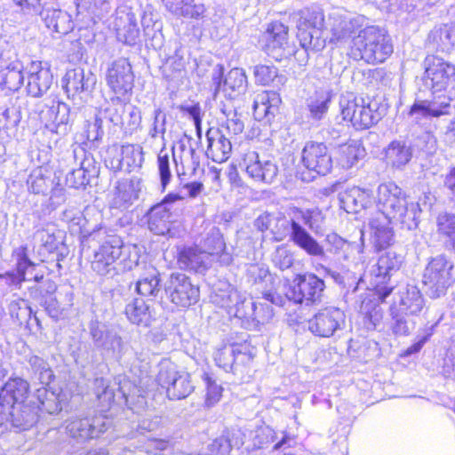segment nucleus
Listing matches in <instances>:
<instances>
[{"label":"nucleus","mask_w":455,"mask_h":455,"mask_svg":"<svg viewBox=\"0 0 455 455\" xmlns=\"http://www.w3.org/2000/svg\"><path fill=\"white\" fill-rule=\"evenodd\" d=\"M376 208L377 212L369 219V226L379 248H385L393 242V223H398L408 230L415 229L419 225V204L409 202L405 193L395 182L382 183L378 187Z\"/></svg>","instance_id":"f257e3e1"},{"label":"nucleus","mask_w":455,"mask_h":455,"mask_svg":"<svg viewBox=\"0 0 455 455\" xmlns=\"http://www.w3.org/2000/svg\"><path fill=\"white\" fill-rule=\"evenodd\" d=\"M425 84L433 93L443 92L442 101L415 100L409 115L419 123L422 118L438 117L447 114L450 102L455 100V66L435 56L425 60Z\"/></svg>","instance_id":"f03ea898"},{"label":"nucleus","mask_w":455,"mask_h":455,"mask_svg":"<svg viewBox=\"0 0 455 455\" xmlns=\"http://www.w3.org/2000/svg\"><path fill=\"white\" fill-rule=\"evenodd\" d=\"M323 212L318 208L299 209L294 208L289 213V219L275 216L271 233L277 242L289 237L299 248L310 256L323 257L324 250L322 245L303 227L317 232L323 221Z\"/></svg>","instance_id":"7ed1b4c3"},{"label":"nucleus","mask_w":455,"mask_h":455,"mask_svg":"<svg viewBox=\"0 0 455 455\" xmlns=\"http://www.w3.org/2000/svg\"><path fill=\"white\" fill-rule=\"evenodd\" d=\"M394 51L387 31L379 26L364 25L359 34L353 36L351 53L355 59L368 64L384 62Z\"/></svg>","instance_id":"20e7f679"},{"label":"nucleus","mask_w":455,"mask_h":455,"mask_svg":"<svg viewBox=\"0 0 455 455\" xmlns=\"http://www.w3.org/2000/svg\"><path fill=\"white\" fill-rule=\"evenodd\" d=\"M297 22V37L300 46L308 53L324 48L325 39L323 37L324 15L317 6L307 7L295 15Z\"/></svg>","instance_id":"39448f33"},{"label":"nucleus","mask_w":455,"mask_h":455,"mask_svg":"<svg viewBox=\"0 0 455 455\" xmlns=\"http://www.w3.org/2000/svg\"><path fill=\"white\" fill-rule=\"evenodd\" d=\"M339 108L343 120L350 122L356 130L369 129L381 119L376 103H368L353 93L341 95Z\"/></svg>","instance_id":"423d86ee"},{"label":"nucleus","mask_w":455,"mask_h":455,"mask_svg":"<svg viewBox=\"0 0 455 455\" xmlns=\"http://www.w3.org/2000/svg\"><path fill=\"white\" fill-rule=\"evenodd\" d=\"M454 282V264L445 255H437L428 262L424 270L423 283L430 298L444 295Z\"/></svg>","instance_id":"0eeeda50"},{"label":"nucleus","mask_w":455,"mask_h":455,"mask_svg":"<svg viewBox=\"0 0 455 455\" xmlns=\"http://www.w3.org/2000/svg\"><path fill=\"white\" fill-rule=\"evenodd\" d=\"M157 383L165 389L171 400H180L188 396L194 390L190 374L179 370L169 359H163L158 364Z\"/></svg>","instance_id":"6e6552de"},{"label":"nucleus","mask_w":455,"mask_h":455,"mask_svg":"<svg viewBox=\"0 0 455 455\" xmlns=\"http://www.w3.org/2000/svg\"><path fill=\"white\" fill-rule=\"evenodd\" d=\"M100 245L94 250L91 267L100 275H113L116 273V261L123 253V242L120 237L105 234L96 236Z\"/></svg>","instance_id":"1a4fd4ad"},{"label":"nucleus","mask_w":455,"mask_h":455,"mask_svg":"<svg viewBox=\"0 0 455 455\" xmlns=\"http://www.w3.org/2000/svg\"><path fill=\"white\" fill-rule=\"evenodd\" d=\"M63 219L68 222L73 233H79L82 243L96 239L105 234L102 213L95 207H86L84 212L68 210L63 212Z\"/></svg>","instance_id":"9d476101"},{"label":"nucleus","mask_w":455,"mask_h":455,"mask_svg":"<svg viewBox=\"0 0 455 455\" xmlns=\"http://www.w3.org/2000/svg\"><path fill=\"white\" fill-rule=\"evenodd\" d=\"M223 74V66L216 65L212 68L211 78L214 95L222 92L225 98L235 100L245 94L248 88V81L243 68H232L225 76Z\"/></svg>","instance_id":"9b49d317"},{"label":"nucleus","mask_w":455,"mask_h":455,"mask_svg":"<svg viewBox=\"0 0 455 455\" xmlns=\"http://www.w3.org/2000/svg\"><path fill=\"white\" fill-rule=\"evenodd\" d=\"M164 291L171 302L178 307L195 305L200 297L199 287L183 273H172L164 283Z\"/></svg>","instance_id":"f8f14e48"},{"label":"nucleus","mask_w":455,"mask_h":455,"mask_svg":"<svg viewBox=\"0 0 455 455\" xmlns=\"http://www.w3.org/2000/svg\"><path fill=\"white\" fill-rule=\"evenodd\" d=\"M110 425L111 421L108 418L99 415L92 418H70L66 421L65 428L71 438L77 443H84L98 437Z\"/></svg>","instance_id":"ddd939ff"},{"label":"nucleus","mask_w":455,"mask_h":455,"mask_svg":"<svg viewBox=\"0 0 455 455\" xmlns=\"http://www.w3.org/2000/svg\"><path fill=\"white\" fill-rule=\"evenodd\" d=\"M345 323V313L338 307H328L319 310L308 320V330L315 336L329 338L342 330Z\"/></svg>","instance_id":"4468645a"},{"label":"nucleus","mask_w":455,"mask_h":455,"mask_svg":"<svg viewBox=\"0 0 455 455\" xmlns=\"http://www.w3.org/2000/svg\"><path fill=\"white\" fill-rule=\"evenodd\" d=\"M105 80L108 86L116 95L124 96L132 92L134 74L128 59L118 58L108 65Z\"/></svg>","instance_id":"2eb2a0df"},{"label":"nucleus","mask_w":455,"mask_h":455,"mask_svg":"<svg viewBox=\"0 0 455 455\" xmlns=\"http://www.w3.org/2000/svg\"><path fill=\"white\" fill-rule=\"evenodd\" d=\"M403 256L398 254L393 250H389L382 253L375 265L371 267V274L376 277V292L379 299L384 301L392 292L393 288L388 286H379L380 283H385L386 279L389 277L393 273L399 270L402 262Z\"/></svg>","instance_id":"dca6fc26"},{"label":"nucleus","mask_w":455,"mask_h":455,"mask_svg":"<svg viewBox=\"0 0 455 455\" xmlns=\"http://www.w3.org/2000/svg\"><path fill=\"white\" fill-rule=\"evenodd\" d=\"M240 168L256 182L272 183L278 174L277 165L267 159H260L256 151L243 154Z\"/></svg>","instance_id":"f3484780"},{"label":"nucleus","mask_w":455,"mask_h":455,"mask_svg":"<svg viewBox=\"0 0 455 455\" xmlns=\"http://www.w3.org/2000/svg\"><path fill=\"white\" fill-rule=\"evenodd\" d=\"M331 37V42L344 43L359 34L366 23L363 16L348 17L339 11L333 12L329 17Z\"/></svg>","instance_id":"a211bd4d"},{"label":"nucleus","mask_w":455,"mask_h":455,"mask_svg":"<svg viewBox=\"0 0 455 455\" xmlns=\"http://www.w3.org/2000/svg\"><path fill=\"white\" fill-rule=\"evenodd\" d=\"M303 165L319 175H326L332 167V159L324 143L307 141L301 152Z\"/></svg>","instance_id":"6ab92c4d"},{"label":"nucleus","mask_w":455,"mask_h":455,"mask_svg":"<svg viewBox=\"0 0 455 455\" xmlns=\"http://www.w3.org/2000/svg\"><path fill=\"white\" fill-rule=\"evenodd\" d=\"M181 200L180 195L171 193L161 203L152 206L147 213L149 230L160 235L168 233L171 229L172 204Z\"/></svg>","instance_id":"aec40b11"},{"label":"nucleus","mask_w":455,"mask_h":455,"mask_svg":"<svg viewBox=\"0 0 455 455\" xmlns=\"http://www.w3.org/2000/svg\"><path fill=\"white\" fill-rule=\"evenodd\" d=\"M325 283L315 274H304L298 276V283L294 287L292 296L289 298L296 303L312 305L322 300Z\"/></svg>","instance_id":"412c9836"},{"label":"nucleus","mask_w":455,"mask_h":455,"mask_svg":"<svg viewBox=\"0 0 455 455\" xmlns=\"http://www.w3.org/2000/svg\"><path fill=\"white\" fill-rule=\"evenodd\" d=\"M116 157L106 160L107 166L114 172L125 171L128 172L139 170L144 163L143 148L140 145L127 144L122 146L120 153L116 148H112Z\"/></svg>","instance_id":"4be33fe9"},{"label":"nucleus","mask_w":455,"mask_h":455,"mask_svg":"<svg viewBox=\"0 0 455 455\" xmlns=\"http://www.w3.org/2000/svg\"><path fill=\"white\" fill-rule=\"evenodd\" d=\"M249 353V345L244 341L241 344L223 345L214 352L213 358L216 365L226 372H235L240 363L250 360Z\"/></svg>","instance_id":"5701e85b"},{"label":"nucleus","mask_w":455,"mask_h":455,"mask_svg":"<svg viewBox=\"0 0 455 455\" xmlns=\"http://www.w3.org/2000/svg\"><path fill=\"white\" fill-rule=\"evenodd\" d=\"M53 76L50 68L41 61H32L27 68L26 90L28 95L39 98L50 89Z\"/></svg>","instance_id":"b1692460"},{"label":"nucleus","mask_w":455,"mask_h":455,"mask_svg":"<svg viewBox=\"0 0 455 455\" xmlns=\"http://www.w3.org/2000/svg\"><path fill=\"white\" fill-rule=\"evenodd\" d=\"M266 50L275 59H282L293 52L289 44L288 27L280 22L271 23L263 36Z\"/></svg>","instance_id":"393cba45"},{"label":"nucleus","mask_w":455,"mask_h":455,"mask_svg":"<svg viewBox=\"0 0 455 455\" xmlns=\"http://www.w3.org/2000/svg\"><path fill=\"white\" fill-rule=\"evenodd\" d=\"M69 107L63 102L53 101L40 112V118L45 128L52 133L64 136L68 132Z\"/></svg>","instance_id":"a878e982"},{"label":"nucleus","mask_w":455,"mask_h":455,"mask_svg":"<svg viewBox=\"0 0 455 455\" xmlns=\"http://www.w3.org/2000/svg\"><path fill=\"white\" fill-rule=\"evenodd\" d=\"M116 384L118 385L117 390L110 387L108 381L104 378H97L94 381L95 394L97 398L101 403H111L115 401L117 395H120L124 400L125 404L132 410L138 412L137 409L133 407L132 399L133 395L130 392L131 383L124 379L122 380L121 377L116 379Z\"/></svg>","instance_id":"bb28decb"},{"label":"nucleus","mask_w":455,"mask_h":455,"mask_svg":"<svg viewBox=\"0 0 455 455\" xmlns=\"http://www.w3.org/2000/svg\"><path fill=\"white\" fill-rule=\"evenodd\" d=\"M221 307H226L230 315L242 320L246 328H251V322L255 314V302L251 298H246L236 290H232L222 299Z\"/></svg>","instance_id":"cd10ccee"},{"label":"nucleus","mask_w":455,"mask_h":455,"mask_svg":"<svg viewBox=\"0 0 455 455\" xmlns=\"http://www.w3.org/2000/svg\"><path fill=\"white\" fill-rule=\"evenodd\" d=\"M38 419L37 410L35 406L26 404H15L10 409L0 411V426L5 421H11L14 427L26 430L31 427Z\"/></svg>","instance_id":"c85d7f7f"},{"label":"nucleus","mask_w":455,"mask_h":455,"mask_svg":"<svg viewBox=\"0 0 455 455\" xmlns=\"http://www.w3.org/2000/svg\"><path fill=\"white\" fill-rule=\"evenodd\" d=\"M96 80V76L92 71L76 68L67 71L62 84L68 96L75 97L81 92L92 91Z\"/></svg>","instance_id":"c756f323"},{"label":"nucleus","mask_w":455,"mask_h":455,"mask_svg":"<svg viewBox=\"0 0 455 455\" xmlns=\"http://www.w3.org/2000/svg\"><path fill=\"white\" fill-rule=\"evenodd\" d=\"M29 384L20 377L10 378L0 390V411L25 402Z\"/></svg>","instance_id":"7c9ffc66"},{"label":"nucleus","mask_w":455,"mask_h":455,"mask_svg":"<svg viewBox=\"0 0 455 455\" xmlns=\"http://www.w3.org/2000/svg\"><path fill=\"white\" fill-rule=\"evenodd\" d=\"M413 154V146L406 140H394L384 148L386 164L396 170H403L411 162Z\"/></svg>","instance_id":"2f4dec72"},{"label":"nucleus","mask_w":455,"mask_h":455,"mask_svg":"<svg viewBox=\"0 0 455 455\" xmlns=\"http://www.w3.org/2000/svg\"><path fill=\"white\" fill-rule=\"evenodd\" d=\"M212 260L206 251L191 246L185 247L179 252L177 262L181 269L204 273L210 267Z\"/></svg>","instance_id":"473e14b6"},{"label":"nucleus","mask_w":455,"mask_h":455,"mask_svg":"<svg viewBox=\"0 0 455 455\" xmlns=\"http://www.w3.org/2000/svg\"><path fill=\"white\" fill-rule=\"evenodd\" d=\"M142 182L140 179L119 180L115 188L112 204L115 208L126 210L140 197Z\"/></svg>","instance_id":"72a5a7b5"},{"label":"nucleus","mask_w":455,"mask_h":455,"mask_svg":"<svg viewBox=\"0 0 455 455\" xmlns=\"http://www.w3.org/2000/svg\"><path fill=\"white\" fill-rule=\"evenodd\" d=\"M281 101L280 95L275 91L258 93L253 102L255 118L270 122L277 113Z\"/></svg>","instance_id":"f704fd0d"},{"label":"nucleus","mask_w":455,"mask_h":455,"mask_svg":"<svg viewBox=\"0 0 455 455\" xmlns=\"http://www.w3.org/2000/svg\"><path fill=\"white\" fill-rule=\"evenodd\" d=\"M341 207L347 212L356 213L362 209H366L372 203V193L366 188L352 187L339 194Z\"/></svg>","instance_id":"c9c22d12"},{"label":"nucleus","mask_w":455,"mask_h":455,"mask_svg":"<svg viewBox=\"0 0 455 455\" xmlns=\"http://www.w3.org/2000/svg\"><path fill=\"white\" fill-rule=\"evenodd\" d=\"M208 147L206 156L213 162L223 163L228 160L232 151V143L226 133L217 130L207 132Z\"/></svg>","instance_id":"e433bc0d"},{"label":"nucleus","mask_w":455,"mask_h":455,"mask_svg":"<svg viewBox=\"0 0 455 455\" xmlns=\"http://www.w3.org/2000/svg\"><path fill=\"white\" fill-rule=\"evenodd\" d=\"M392 307L406 312V315L416 316L423 309L424 299L416 286L406 285L400 290L398 299Z\"/></svg>","instance_id":"4c0bfd02"},{"label":"nucleus","mask_w":455,"mask_h":455,"mask_svg":"<svg viewBox=\"0 0 455 455\" xmlns=\"http://www.w3.org/2000/svg\"><path fill=\"white\" fill-rule=\"evenodd\" d=\"M137 277L136 291L142 296L156 297L161 291L160 274L153 265H144Z\"/></svg>","instance_id":"58836bf2"},{"label":"nucleus","mask_w":455,"mask_h":455,"mask_svg":"<svg viewBox=\"0 0 455 455\" xmlns=\"http://www.w3.org/2000/svg\"><path fill=\"white\" fill-rule=\"evenodd\" d=\"M165 8L173 15L194 20L204 18L206 12L202 4H195L194 0H162Z\"/></svg>","instance_id":"ea45409f"},{"label":"nucleus","mask_w":455,"mask_h":455,"mask_svg":"<svg viewBox=\"0 0 455 455\" xmlns=\"http://www.w3.org/2000/svg\"><path fill=\"white\" fill-rule=\"evenodd\" d=\"M23 65L17 58V52L15 53V59H11L7 62V65L0 70L2 80L0 86L3 89H7L12 92H15L24 82V75L22 73Z\"/></svg>","instance_id":"a19ab883"},{"label":"nucleus","mask_w":455,"mask_h":455,"mask_svg":"<svg viewBox=\"0 0 455 455\" xmlns=\"http://www.w3.org/2000/svg\"><path fill=\"white\" fill-rule=\"evenodd\" d=\"M435 223L439 239L448 251L455 253V214L440 212Z\"/></svg>","instance_id":"79ce46f5"},{"label":"nucleus","mask_w":455,"mask_h":455,"mask_svg":"<svg viewBox=\"0 0 455 455\" xmlns=\"http://www.w3.org/2000/svg\"><path fill=\"white\" fill-rule=\"evenodd\" d=\"M97 174L92 157L85 156L78 169H74L66 176L67 186L74 188H84L92 177Z\"/></svg>","instance_id":"37998d69"},{"label":"nucleus","mask_w":455,"mask_h":455,"mask_svg":"<svg viewBox=\"0 0 455 455\" xmlns=\"http://www.w3.org/2000/svg\"><path fill=\"white\" fill-rule=\"evenodd\" d=\"M124 313L127 319L137 325L148 326L153 319L150 306L140 298L129 301L125 306Z\"/></svg>","instance_id":"c03bdc74"},{"label":"nucleus","mask_w":455,"mask_h":455,"mask_svg":"<svg viewBox=\"0 0 455 455\" xmlns=\"http://www.w3.org/2000/svg\"><path fill=\"white\" fill-rule=\"evenodd\" d=\"M117 36L124 39L125 44H134L140 36V28L135 15L131 12H124L116 19Z\"/></svg>","instance_id":"a18cd8bd"},{"label":"nucleus","mask_w":455,"mask_h":455,"mask_svg":"<svg viewBox=\"0 0 455 455\" xmlns=\"http://www.w3.org/2000/svg\"><path fill=\"white\" fill-rule=\"evenodd\" d=\"M27 363V369L32 379L38 380L43 386H48L53 380V371L44 358L37 355H29Z\"/></svg>","instance_id":"49530a36"},{"label":"nucleus","mask_w":455,"mask_h":455,"mask_svg":"<svg viewBox=\"0 0 455 455\" xmlns=\"http://www.w3.org/2000/svg\"><path fill=\"white\" fill-rule=\"evenodd\" d=\"M454 23L443 24L434 28L428 35L427 41L436 49L442 52L450 51L455 46Z\"/></svg>","instance_id":"de8ad7c7"},{"label":"nucleus","mask_w":455,"mask_h":455,"mask_svg":"<svg viewBox=\"0 0 455 455\" xmlns=\"http://www.w3.org/2000/svg\"><path fill=\"white\" fill-rule=\"evenodd\" d=\"M56 228L52 223H45L34 233V239L40 246V253L46 254L55 251L60 244L55 235Z\"/></svg>","instance_id":"09e8293b"},{"label":"nucleus","mask_w":455,"mask_h":455,"mask_svg":"<svg viewBox=\"0 0 455 455\" xmlns=\"http://www.w3.org/2000/svg\"><path fill=\"white\" fill-rule=\"evenodd\" d=\"M49 28L60 34H66L72 29V21L67 12L59 9H47L41 13Z\"/></svg>","instance_id":"8fccbe9b"},{"label":"nucleus","mask_w":455,"mask_h":455,"mask_svg":"<svg viewBox=\"0 0 455 455\" xmlns=\"http://www.w3.org/2000/svg\"><path fill=\"white\" fill-rule=\"evenodd\" d=\"M34 396L37 401L36 410L55 414L61 411L60 395L49 390L46 386L36 389Z\"/></svg>","instance_id":"3c124183"},{"label":"nucleus","mask_w":455,"mask_h":455,"mask_svg":"<svg viewBox=\"0 0 455 455\" xmlns=\"http://www.w3.org/2000/svg\"><path fill=\"white\" fill-rule=\"evenodd\" d=\"M239 435L238 432L225 431L211 443L210 451L212 455H229L233 448H238L243 444Z\"/></svg>","instance_id":"603ef678"},{"label":"nucleus","mask_w":455,"mask_h":455,"mask_svg":"<svg viewBox=\"0 0 455 455\" xmlns=\"http://www.w3.org/2000/svg\"><path fill=\"white\" fill-rule=\"evenodd\" d=\"M28 185L34 194L46 195L53 188L52 172L44 167L35 169L29 175Z\"/></svg>","instance_id":"864d4df0"},{"label":"nucleus","mask_w":455,"mask_h":455,"mask_svg":"<svg viewBox=\"0 0 455 455\" xmlns=\"http://www.w3.org/2000/svg\"><path fill=\"white\" fill-rule=\"evenodd\" d=\"M206 252L211 255V259L218 257L220 262L223 265H229L232 262V256L226 251V243L221 234L212 233L205 240Z\"/></svg>","instance_id":"5fc2aeb1"},{"label":"nucleus","mask_w":455,"mask_h":455,"mask_svg":"<svg viewBox=\"0 0 455 455\" xmlns=\"http://www.w3.org/2000/svg\"><path fill=\"white\" fill-rule=\"evenodd\" d=\"M364 156V148L358 141L353 140L339 148V164L344 169L352 168Z\"/></svg>","instance_id":"6e6d98bb"},{"label":"nucleus","mask_w":455,"mask_h":455,"mask_svg":"<svg viewBox=\"0 0 455 455\" xmlns=\"http://www.w3.org/2000/svg\"><path fill=\"white\" fill-rule=\"evenodd\" d=\"M392 315V329L396 335H408L411 330L414 329L415 322L414 316L406 315L397 307H390Z\"/></svg>","instance_id":"4d7b16f0"},{"label":"nucleus","mask_w":455,"mask_h":455,"mask_svg":"<svg viewBox=\"0 0 455 455\" xmlns=\"http://www.w3.org/2000/svg\"><path fill=\"white\" fill-rule=\"evenodd\" d=\"M253 75L255 81L262 85L273 83L275 86L283 84L285 77L277 75V68L274 66L257 65L254 67Z\"/></svg>","instance_id":"13d9d810"},{"label":"nucleus","mask_w":455,"mask_h":455,"mask_svg":"<svg viewBox=\"0 0 455 455\" xmlns=\"http://www.w3.org/2000/svg\"><path fill=\"white\" fill-rule=\"evenodd\" d=\"M166 124V113L160 107L156 108L152 113L148 132V136L154 140L160 138L163 144L165 145Z\"/></svg>","instance_id":"bf43d9fd"},{"label":"nucleus","mask_w":455,"mask_h":455,"mask_svg":"<svg viewBox=\"0 0 455 455\" xmlns=\"http://www.w3.org/2000/svg\"><path fill=\"white\" fill-rule=\"evenodd\" d=\"M186 50L181 47H176L173 55L170 56L164 67V72L167 78L172 79L176 74H180L186 67Z\"/></svg>","instance_id":"052dcab7"},{"label":"nucleus","mask_w":455,"mask_h":455,"mask_svg":"<svg viewBox=\"0 0 455 455\" xmlns=\"http://www.w3.org/2000/svg\"><path fill=\"white\" fill-rule=\"evenodd\" d=\"M223 114L226 116V121L221 124L220 129H217L219 132H222L227 135H238L243 132L244 129V124L242 119V115L238 114L235 110H229L227 112L226 110H222Z\"/></svg>","instance_id":"680f3d73"},{"label":"nucleus","mask_w":455,"mask_h":455,"mask_svg":"<svg viewBox=\"0 0 455 455\" xmlns=\"http://www.w3.org/2000/svg\"><path fill=\"white\" fill-rule=\"evenodd\" d=\"M79 12H86L92 17L100 18L110 9L107 0H77Z\"/></svg>","instance_id":"e2e57ef3"},{"label":"nucleus","mask_w":455,"mask_h":455,"mask_svg":"<svg viewBox=\"0 0 455 455\" xmlns=\"http://www.w3.org/2000/svg\"><path fill=\"white\" fill-rule=\"evenodd\" d=\"M125 116H116L110 118L115 124L126 125L130 132L136 130L141 123V113L135 106L128 107Z\"/></svg>","instance_id":"0e129e2a"},{"label":"nucleus","mask_w":455,"mask_h":455,"mask_svg":"<svg viewBox=\"0 0 455 455\" xmlns=\"http://www.w3.org/2000/svg\"><path fill=\"white\" fill-rule=\"evenodd\" d=\"M8 310L12 318L20 323L27 322L32 315V309L27 300L17 298L12 299L8 306Z\"/></svg>","instance_id":"69168bd1"},{"label":"nucleus","mask_w":455,"mask_h":455,"mask_svg":"<svg viewBox=\"0 0 455 455\" xmlns=\"http://www.w3.org/2000/svg\"><path fill=\"white\" fill-rule=\"evenodd\" d=\"M101 348L117 359L121 358L126 351V346L122 338L112 331L107 337Z\"/></svg>","instance_id":"338daca9"},{"label":"nucleus","mask_w":455,"mask_h":455,"mask_svg":"<svg viewBox=\"0 0 455 455\" xmlns=\"http://www.w3.org/2000/svg\"><path fill=\"white\" fill-rule=\"evenodd\" d=\"M125 251H127L128 257L124 259V267L128 270H133L134 275L141 272L144 265H148L144 261H140V250L136 245L123 246V253Z\"/></svg>","instance_id":"774afa93"}]
</instances>
